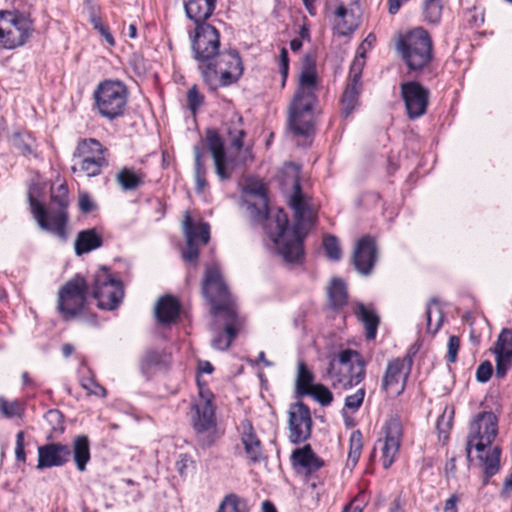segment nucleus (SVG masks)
<instances>
[{
    "label": "nucleus",
    "mask_w": 512,
    "mask_h": 512,
    "mask_svg": "<svg viewBox=\"0 0 512 512\" xmlns=\"http://www.w3.org/2000/svg\"><path fill=\"white\" fill-rule=\"evenodd\" d=\"M88 285L79 274L65 283L58 292L57 308L66 321L82 313L87 299Z\"/></svg>",
    "instance_id": "nucleus-13"
},
{
    "label": "nucleus",
    "mask_w": 512,
    "mask_h": 512,
    "mask_svg": "<svg viewBox=\"0 0 512 512\" xmlns=\"http://www.w3.org/2000/svg\"><path fill=\"white\" fill-rule=\"evenodd\" d=\"M73 455L78 471L84 472L91 459L90 441L86 435L73 439L72 448L62 443H49L38 447L37 469L60 467L70 461Z\"/></svg>",
    "instance_id": "nucleus-5"
},
{
    "label": "nucleus",
    "mask_w": 512,
    "mask_h": 512,
    "mask_svg": "<svg viewBox=\"0 0 512 512\" xmlns=\"http://www.w3.org/2000/svg\"><path fill=\"white\" fill-rule=\"evenodd\" d=\"M493 373V367L490 361L486 360L482 362L476 371V379L481 383L487 382Z\"/></svg>",
    "instance_id": "nucleus-54"
},
{
    "label": "nucleus",
    "mask_w": 512,
    "mask_h": 512,
    "mask_svg": "<svg viewBox=\"0 0 512 512\" xmlns=\"http://www.w3.org/2000/svg\"><path fill=\"white\" fill-rule=\"evenodd\" d=\"M92 296L97 300L100 309L114 310L122 302L123 284L114 278L108 267L102 266L94 275Z\"/></svg>",
    "instance_id": "nucleus-14"
},
{
    "label": "nucleus",
    "mask_w": 512,
    "mask_h": 512,
    "mask_svg": "<svg viewBox=\"0 0 512 512\" xmlns=\"http://www.w3.org/2000/svg\"><path fill=\"white\" fill-rule=\"evenodd\" d=\"M212 394L200 392V399L192 406V426L196 433L198 445L203 448L211 447L216 440L215 408L212 403Z\"/></svg>",
    "instance_id": "nucleus-10"
},
{
    "label": "nucleus",
    "mask_w": 512,
    "mask_h": 512,
    "mask_svg": "<svg viewBox=\"0 0 512 512\" xmlns=\"http://www.w3.org/2000/svg\"><path fill=\"white\" fill-rule=\"evenodd\" d=\"M360 0H338V6L334 12L339 19L335 29L340 36H349L358 29L361 24Z\"/></svg>",
    "instance_id": "nucleus-21"
},
{
    "label": "nucleus",
    "mask_w": 512,
    "mask_h": 512,
    "mask_svg": "<svg viewBox=\"0 0 512 512\" xmlns=\"http://www.w3.org/2000/svg\"><path fill=\"white\" fill-rule=\"evenodd\" d=\"M93 98L98 113L108 120H113L124 115L128 90L120 81L105 80L98 84Z\"/></svg>",
    "instance_id": "nucleus-9"
},
{
    "label": "nucleus",
    "mask_w": 512,
    "mask_h": 512,
    "mask_svg": "<svg viewBox=\"0 0 512 512\" xmlns=\"http://www.w3.org/2000/svg\"><path fill=\"white\" fill-rule=\"evenodd\" d=\"M459 501V498L457 495L453 494L451 495L445 502L444 505V512H457V503Z\"/></svg>",
    "instance_id": "nucleus-62"
},
{
    "label": "nucleus",
    "mask_w": 512,
    "mask_h": 512,
    "mask_svg": "<svg viewBox=\"0 0 512 512\" xmlns=\"http://www.w3.org/2000/svg\"><path fill=\"white\" fill-rule=\"evenodd\" d=\"M241 443L245 454L251 463L257 464L264 459L262 443L254 431L250 421L244 420L241 423Z\"/></svg>",
    "instance_id": "nucleus-26"
},
{
    "label": "nucleus",
    "mask_w": 512,
    "mask_h": 512,
    "mask_svg": "<svg viewBox=\"0 0 512 512\" xmlns=\"http://www.w3.org/2000/svg\"><path fill=\"white\" fill-rule=\"evenodd\" d=\"M443 0H425L423 4L424 21L430 25H437L442 18Z\"/></svg>",
    "instance_id": "nucleus-38"
},
{
    "label": "nucleus",
    "mask_w": 512,
    "mask_h": 512,
    "mask_svg": "<svg viewBox=\"0 0 512 512\" xmlns=\"http://www.w3.org/2000/svg\"><path fill=\"white\" fill-rule=\"evenodd\" d=\"M0 41L5 48L13 49L23 45L30 36L31 22L21 14L0 12Z\"/></svg>",
    "instance_id": "nucleus-16"
},
{
    "label": "nucleus",
    "mask_w": 512,
    "mask_h": 512,
    "mask_svg": "<svg viewBox=\"0 0 512 512\" xmlns=\"http://www.w3.org/2000/svg\"><path fill=\"white\" fill-rule=\"evenodd\" d=\"M216 317L224 322V334H217L212 340V347L221 351L228 349L238 334L241 326V319L238 312H228V314H218Z\"/></svg>",
    "instance_id": "nucleus-25"
},
{
    "label": "nucleus",
    "mask_w": 512,
    "mask_h": 512,
    "mask_svg": "<svg viewBox=\"0 0 512 512\" xmlns=\"http://www.w3.org/2000/svg\"><path fill=\"white\" fill-rule=\"evenodd\" d=\"M22 407L18 401H7L5 398L0 397V412L6 418H12L16 416H21Z\"/></svg>",
    "instance_id": "nucleus-51"
},
{
    "label": "nucleus",
    "mask_w": 512,
    "mask_h": 512,
    "mask_svg": "<svg viewBox=\"0 0 512 512\" xmlns=\"http://www.w3.org/2000/svg\"><path fill=\"white\" fill-rule=\"evenodd\" d=\"M294 211L295 222L289 227L288 216L283 209H278L265 226L266 233L276 244L279 254L286 262H300L304 256V230L313 221V212L305 199L298 178L293 183V194L289 200Z\"/></svg>",
    "instance_id": "nucleus-1"
},
{
    "label": "nucleus",
    "mask_w": 512,
    "mask_h": 512,
    "mask_svg": "<svg viewBox=\"0 0 512 512\" xmlns=\"http://www.w3.org/2000/svg\"><path fill=\"white\" fill-rule=\"evenodd\" d=\"M323 247L328 259L332 261H339L341 259L342 252L336 236L326 235L323 238Z\"/></svg>",
    "instance_id": "nucleus-43"
},
{
    "label": "nucleus",
    "mask_w": 512,
    "mask_h": 512,
    "mask_svg": "<svg viewBox=\"0 0 512 512\" xmlns=\"http://www.w3.org/2000/svg\"><path fill=\"white\" fill-rule=\"evenodd\" d=\"M498 419L491 411L478 413L470 424V431L467 439V458L470 459L471 449L484 452L497 436Z\"/></svg>",
    "instance_id": "nucleus-15"
},
{
    "label": "nucleus",
    "mask_w": 512,
    "mask_h": 512,
    "mask_svg": "<svg viewBox=\"0 0 512 512\" xmlns=\"http://www.w3.org/2000/svg\"><path fill=\"white\" fill-rule=\"evenodd\" d=\"M248 195L250 198H248L247 200L259 201L260 198H264L268 202L266 189L263 185H258L256 187L250 188L248 190Z\"/></svg>",
    "instance_id": "nucleus-58"
},
{
    "label": "nucleus",
    "mask_w": 512,
    "mask_h": 512,
    "mask_svg": "<svg viewBox=\"0 0 512 512\" xmlns=\"http://www.w3.org/2000/svg\"><path fill=\"white\" fill-rule=\"evenodd\" d=\"M317 88L315 66L307 61L299 75L298 86L288 110V125L295 135L310 136L314 132L318 105Z\"/></svg>",
    "instance_id": "nucleus-2"
},
{
    "label": "nucleus",
    "mask_w": 512,
    "mask_h": 512,
    "mask_svg": "<svg viewBox=\"0 0 512 512\" xmlns=\"http://www.w3.org/2000/svg\"><path fill=\"white\" fill-rule=\"evenodd\" d=\"M500 455L501 450L499 447H493L489 449L485 456L480 455L479 458L483 463L484 480L483 484L486 485L489 482V478L494 476L500 467Z\"/></svg>",
    "instance_id": "nucleus-34"
},
{
    "label": "nucleus",
    "mask_w": 512,
    "mask_h": 512,
    "mask_svg": "<svg viewBox=\"0 0 512 512\" xmlns=\"http://www.w3.org/2000/svg\"><path fill=\"white\" fill-rule=\"evenodd\" d=\"M384 438L379 439L381 444V459L385 469L395 461L402 440V425L397 419H390L383 428Z\"/></svg>",
    "instance_id": "nucleus-22"
},
{
    "label": "nucleus",
    "mask_w": 512,
    "mask_h": 512,
    "mask_svg": "<svg viewBox=\"0 0 512 512\" xmlns=\"http://www.w3.org/2000/svg\"><path fill=\"white\" fill-rule=\"evenodd\" d=\"M365 375L366 363L364 360H358L354 367H337L335 360H333L327 368V376L333 388L350 389L362 382Z\"/></svg>",
    "instance_id": "nucleus-20"
},
{
    "label": "nucleus",
    "mask_w": 512,
    "mask_h": 512,
    "mask_svg": "<svg viewBox=\"0 0 512 512\" xmlns=\"http://www.w3.org/2000/svg\"><path fill=\"white\" fill-rule=\"evenodd\" d=\"M496 356V370L495 375L497 378H503L507 371L512 366V354L509 353H494Z\"/></svg>",
    "instance_id": "nucleus-50"
},
{
    "label": "nucleus",
    "mask_w": 512,
    "mask_h": 512,
    "mask_svg": "<svg viewBox=\"0 0 512 512\" xmlns=\"http://www.w3.org/2000/svg\"><path fill=\"white\" fill-rule=\"evenodd\" d=\"M353 312L358 320L363 323L366 331V338L368 340H374L380 322L378 315L363 303H357Z\"/></svg>",
    "instance_id": "nucleus-31"
},
{
    "label": "nucleus",
    "mask_w": 512,
    "mask_h": 512,
    "mask_svg": "<svg viewBox=\"0 0 512 512\" xmlns=\"http://www.w3.org/2000/svg\"><path fill=\"white\" fill-rule=\"evenodd\" d=\"M397 50L410 70H421L433 59V42L422 27L409 31L397 42Z\"/></svg>",
    "instance_id": "nucleus-7"
},
{
    "label": "nucleus",
    "mask_w": 512,
    "mask_h": 512,
    "mask_svg": "<svg viewBox=\"0 0 512 512\" xmlns=\"http://www.w3.org/2000/svg\"><path fill=\"white\" fill-rule=\"evenodd\" d=\"M322 406H328L333 401L332 392L323 384H315L310 394Z\"/></svg>",
    "instance_id": "nucleus-47"
},
{
    "label": "nucleus",
    "mask_w": 512,
    "mask_h": 512,
    "mask_svg": "<svg viewBox=\"0 0 512 512\" xmlns=\"http://www.w3.org/2000/svg\"><path fill=\"white\" fill-rule=\"evenodd\" d=\"M279 70L280 74L283 77V81H285L288 71H289V57H288V51L285 47H282L280 51V57H279Z\"/></svg>",
    "instance_id": "nucleus-56"
},
{
    "label": "nucleus",
    "mask_w": 512,
    "mask_h": 512,
    "mask_svg": "<svg viewBox=\"0 0 512 512\" xmlns=\"http://www.w3.org/2000/svg\"><path fill=\"white\" fill-rule=\"evenodd\" d=\"M193 58L199 71L203 66L215 60L220 51V34L212 24L194 26L189 30Z\"/></svg>",
    "instance_id": "nucleus-12"
},
{
    "label": "nucleus",
    "mask_w": 512,
    "mask_h": 512,
    "mask_svg": "<svg viewBox=\"0 0 512 512\" xmlns=\"http://www.w3.org/2000/svg\"><path fill=\"white\" fill-rule=\"evenodd\" d=\"M415 354L416 351L410 348L404 357L395 358L388 362L382 379V389L388 390L399 386L397 394H400L404 390L411 373Z\"/></svg>",
    "instance_id": "nucleus-18"
},
{
    "label": "nucleus",
    "mask_w": 512,
    "mask_h": 512,
    "mask_svg": "<svg viewBox=\"0 0 512 512\" xmlns=\"http://www.w3.org/2000/svg\"><path fill=\"white\" fill-rule=\"evenodd\" d=\"M313 382L314 375L308 369L306 363L303 360L298 361L296 377L297 394L300 396L310 394L312 387L315 385Z\"/></svg>",
    "instance_id": "nucleus-35"
},
{
    "label": "nucleus",
    "mask_w": 512,
    "mask_h": 512,
    "mask_svg": "<svg viewBox=\"0 0 512 512\" xmlns=\"http://www.w3.org/2000/svg\"><path fill=\"white\" fill-rule=\"evenodd\" d=\"M360 88L350 87L346 85L341 98L342 114L348 117L358 105L359 95L361 93Z\"/></svg>",
    "instance_id": "nucleus-42"
},
{
    "label": "nucleus",
    "mask_w": 512,
    "mask_h": 512,
    "mask_svg": "<svg viewBox=\"0 0 512 512\" xmlns=\"http://www.w3.org/2000/svg\"><path fill=\"white\" fill-rule=\"evenodd\" d=\"M401 97L409 119H417L427 111L430 92L417 81H408L400 85Z\"/></svg>",
    "instance_id": "nucleus-19"
},
{
    "label": "nucleus",
    "mask_w": 512,
    "mask_h": 512,
    "mask_svg": "<svg viewBox=\"0 0 512 512\" xmlns=\"http://www.w3.org/2000/svg\"><path fill=\"white\" fill-rule=\"evenodd\" d=\"M179 301L171 296L165 295L158 299L155 305V316L161 324H171L177 321L180 314Z\"/></svg>",
    "instance_id": "nucleus-29"
},
{
    "label": "nucleus",
    "mask_w": 512,
    "mask_h": 512,
    "mask_svg": "<svg viewBox=\"0 0 512 512\" xmlns=\"http://www.w3.org/2000/svg\"><path fill=\"white\" fill-rule=\"evenodd\" d=\"M330 306L334 310L341 309L347 303L348 292L344 281L340 278H333L328 288Z\"/></svg>",
    "instance_id": "nucleus-32"
},
{
    "label": "nucleus",
    "mask_w": 512,
    "mask_h": 512,
    "mask_svg": "<svg viewBox=\"0 0 512 512\" xmlns=\"http://www.w3.org/2000/svg\"><path fill=\"white\" fill-rule=\"evenodd\" d=\"M358 360H364L363 357L355 350L346 349L339 353L336 362L337 367H354Z\"/></svg>",
    "instance_id": "nucleus-49"
},
{
    "label": "nucleus",
    "mask_w": 512,
    "mask_h": 512,
    "mask_svg": "<svg viewBox=\"0 0 512 512\" xmlns=\"http://www.w3.org/2000/svg\"><path fill=\"white\" fill-rule=\"evenodd\" d=\"M187 108L190 110L192 115H196L199 108L204 103V95L200 93L197 85H193L187 92Z\"/></svg>",
    "instance_id": "nucleus-46"
},
{
    "label": "nucleus",
    "mask_w": 512,
    "mask_h": 512,
    "mask_svg": "<svg viewBox=\"0 0 512 512\" xmlns=\"http://www.w3.org/2000/svg\"><path fill=\"white\" fill-rule=\"evenodd\" d=\"M30 211L38 226L47 232H51L62 240H66V226L69 220L68 214V188L61 184L51 193L49 207L46 208L31 194L28 196Z\"/></svg>",
    "instance_id": "nucleus-4"
},
{
    "label": "nucleus",
    "mask_w": 512,
    "mask_h": 512,
    "mask_svg": "<svg viewBox=\"0 0 512 512\" xmlns=\"http://www.w3.org/2000/svg\"><path fill=\"white\" fill-rule=\"evenodd\" d=\"M103 244L102 236L95 228L86 229L78 232L75 240V253L80 256L89 253Z\"/></svg>",
    "instance_id": "nucleus-30"
},
{
    "label": "nucleus",
    "mask_w": 512,
    "mask_h": 512,
    "mask_svg": "<svg viewBox=\"0 0 512 512\" xmlns=\"http://www.w3.org/2000/svg\"><path fill=\"white\" fill-rule=\"evenodd\" d=\"M307 423L312 426L310 410L303 402H297L291 405L289 410V425L299 424L300 426Z\"/></svg>",
    "instance_id": "nucleus-40"
},
{
    "label": "nucleus",
    "mask_w": 512,
    "mask_h": 512,
    "mask_svg": "<svg viewBox=\"0 0 512 512\" xmlns=\"http://www.w3.org/2000/svg\"><path fill=\"white\" fill-rule=\"evenodd\" d=\"M364 62L361 59L355 58L350 66V73L347 86L362 89L361 75Z\"/></svg>",
    "instance_id": "nucleus-48"
},
{
    "label": "nucleus",
    "mask_w": 512,
    "mask_h": 512,
    "mask_svg": "<svg viewBox=\"0 0 512 512\" xmlns=\"http://www.w3.org/2000/svg\"><path fill=\"white\" fill-rule=\"evenodd\" d=\"M202 292L211 303V312L214 316L237 312L236 303L223 280L218 266L211 265L206 268Z\"/></svg>",
    "instance_id": "nucleus-11"
},
{
    "label": "nucleus",
    "mask_w": 512,
    "mask_h": 512,
    "mask_svg": "<svg viewBox=\"0 0 512 512\" xmlns=\"http://www.w3.org/2000/svg\"><path fill=\"white\" fill-rule=\"evenodd\" d=\"M183 233L186 249L182 252V257L190 264L196 265L199 257V245H206L210 240V226L206 222L195 223L189 212H186Z\"/></svg>",
    "instance_id": "nucleus-17"
},
{
    "label": "nucleus",
    "mask_w": 512,
    "mask_h": 512,
    "mask_svg": "<svg viewBox=\"0 0 512 512\" xmlns=\"http://www.w3.org/2000/svg\"><path fill=\"white\" fill-rule=\"evenodd\" d=\"M312 426L307 423L303 425L292 424L289 425L290 435L289 439L293 444H299L306 441L311 436Z\"/></svg>",
    "instance_id": "nucleus-45"
},
{
    "label": "nucleus",
    "mask_w": 512,
    "mask_h": 512,
    "mask_svg": "<svg viewBox=\"0 0 512 512\" xmlns=\"http://www.w3.org/2000/svg\"><path fill=\"white\" fill-rule=\"evenodd\" d=\"M11 145L19 151L23 156L35 155L34 153V140L32 137L20 131L14 132L10 139Z\"/></svg>",
    "instance_id": "nucleus-39"
},
{
    "label": "nucleus",
    "mask_w": 512,
    "mask_h": 512,
    "mask_svg": "<svg viewBox=\"0 0 512 512\" xmlns=\"http://www.w3.org/2000/svg\"><path fill=\"white\" fill-rule=\"evenodd\" d=\"M409 0H388V12L391 15H395L403 4L408 2Z\"/></svg>",
    "instance_id": "nucleus-64"
},
{
    "label": "nucleus",
    "mask_w": 512,
    "mask_h": 512,
    "mask_svg": "<svg viewBox=\"0 0 512 512\" xmlns=\"http://www.w3.org/2000/svg\"><path fill=\"white\" fill-rule=\"evenodd\" d=\"M244 204L253 223H262L268 220L269 206L264 198H260L259 201L245 200Z\"/></svg>",
    "instance_id": "nucleus-36"
},
{
    "label": "nucleus",
    "mask_w": 512,
    "mask_h": 512,
    "mask_svg": "<svg viewBox=\"0 0 512 512\" xmlns=\"http://www.w3.org/2000/svg\"><path fill=\"white\" fill-rule=\"evenodd\" d=\"M109 152L97 139L85 138L78 141L73 152L75 164L71 167L73 172H82L87 177H95L109 165Z\"/></svg>",
    "instance_id": "nucleus-8"
},
{
    "label": "nucleus",
    "mask_w": 512,
    "mask_h": 512,
    "mask_svg": "<svg viewBox=\"0 0 512 512\" xmlns=\"http://www.w3.org/2000/svg\"><path fill=\"white\" fill-rule=\"evenodd\" d=\"M194 176L196 181V191L202 193L207 187L206 181V168L203 163L202 149L199 146H194Z\"/></svg>",
    "instance_id": "nucleus-37"
},
{
    "label": "nucleus",
    "mask_w": 512,
    "mask_h": 512,
    "mask_svg": "<svg viewBox=\"0 0 512 512\" xmlns=\"http://www.w3.org/2000/svg\"><path fill=\"white\" fill-rule=\"evenodd\" d=\"M79 208L83 213H90L95 209V204L87 193H82L79 196Z\"/></svg>",
    "instance_id": "nucleus-57"
},
{
    "label": "nucleus",
    "mask_w": 512,
    "mask_h": 512,
    "mask_svg": "<svg viewBox=\"0 0 512 512\" xmlns=\"http://www.w3.org/2000/svg\"><path fill=\"white\" fill-rule=\"evenodd\" d=\"M144 177L145 175L141 171L136 172L131 168L124 167L118 172L116 180L124 191H131L143 184Z\"/></svg>",
    "instance_id": "nucleus-33"
},
{
    "label": "nucleus",
    "mask_w": 512,
    "mask_h": 512,
    "mask_svg": "<svg viewBox=\"0 0 512 512\" xmlns=\"http://www.w3.org/2000/svg\"><path fill=\"white\" fill-rule=\"evenodd\" d=\"M101 36L104 37V39L106 40V42L110 45V46H114L115 45V40H114V37L112 36L110 30H109V27L105 24H102L101 26H99L98 29H96Z\"/></svg>",
    "instance_id": "nucleus-61"
},
{
    "label": "nucleus",
    "mask_w": 512,
    "mask_h": 512,
    "mask_svg": "<svg viewBox=\"0 0 512 512\" xmlns=\"http://www.w3.org/2000/svg\"><path fill=\"white\" fill-rule=\"evenodd\" d=\"M291 461L294 466L301 467L306 474H312L324 465V461L314 453L309 444L294 450Z\"/></svg>",
    "instance_id": "nucleus-28"
},
{
    "label": "nucleus",
    "mask_w": 512,
    "mask_h": 512,
    "mask_svg": "<svg viewBox=\"0 0 512 512\" xmlns=\"http://www.w3.org/2000/svg\"><path fill=\"white\" fill-rule=\"evenodd\" d=\"M217 0H182L187 18L194 26L209 24L207 21L213 15Z\"/></svg>",
    "instance_id": "nucleus-27"
},
{
    "label": "nucleus",
    "mask_w": 512,
    "mask_h": 512,
    "mask_svg": "<svg viewBox=\"0 0 512 512\" xmlns=\"http://www.w3.org/2000/svg\"><path fill=\"white\" fill-rule=\"evenodd\" d=\"M82 387L86 389L89 393L98 394L97 390H101L103 394L105 393V389L99 384L95 383L93 380H87L82 382Z\"/></svg>",
    "instance_id": "nucleus-63"
},
{
    "label": "nucleus",
    "mask_w": 512,
    "mask_h": 512,
    "mask_svg": "<svg viewBox=\"0 0 512 512\" xmlns=\"http://www.w3.org/2000/svg\"><path fill=\"white\" fill-rule=\"evenodd\" d=\"M444 472L446 478H454L456 475V458L453 456L449 458L445 464Z\"/></svg>",
    "instance_id": "nucleus-60"
},
{
    "label": "nucleus",
    "mask_w": 512,
    "mask_h": 512,
    "mask_svg": "<svg viewBox=\"0 0 512 512\" xmlns=\"http://www.w3.org/2000/svg\"><path fill=\"white\" fill-rule=\"evenodd\" d=\"M243 63L237 50H223L215 60L200 70L203 82L211 91L236 83L243 74Z\"/></svg>",
    "instance_id": "nucleus-6"
},
{
    "label": "nucleus",
    "mask_w": 512,
    "mask_h": 512,
    "mask_svg": "<svg viewBox=\"0 0 512 512\" xmlns=\"http://www.w3.org/2000/svg\"><path fill=\"white\" fill-rule=\"evenodd\" d=\"M365 394V389L362 387L359 388L354 394L348 395L345 398V408L352 411H357L364 401Z\"/></svg>",
    "instance_id": "nucleus-52"
},
{
    "label": "nucleus",
    "mask_w": 512,
    "mask_h": 512,
    "mask_svg": "<svg viewBox=\"0 0 512 512\" xmlns=\"http://www.w3.org/2000/svg\"><path fill=\"white\" fill-rule=\"evenodd\" d=\"M377 258L376 242L371 236H364L357 242L353 252L355 269L364 276L371 274Z\"/></svg>",
    "instance_id": "nucleus-23"
},
{
    "label": "nucleus",
    "mask_w": 512,
    "mask_h": 512,
    "mask_svg": "<svg viewBox=\"0 0 512 512\" xmlns=\"http://www.w3.org/2000/svg\"><path fill=\"white\" fill-rule=\"evenodd\" d=\"M460 348V339L458 336L452 335L448 340V350L446 359L448 363H455L457 360L458 351Z\"/></svg>",
    "instance_id": "nucleus-53"
},
{
    "label": "nucleus",
    "mask_w": 512,
    "mask_h": 512,
    "mask_svg": "<svg viewBox=\"0 0 512 512\" xmlns=\"http://www.w3.org/2000/svg\"><path fill=\"white\" fill-rule=\"evenodd\" d=\"M350 451L362 450V435L360 431H354L350 437Z\"/></svg>",
    "instance_id": "nucleus-59"
},
{
    "label": "nucleus",
    "mask_w": 512,
    "mask_h": 512,
    "mask_svg": "<svg viewBox=\"0 0 512 512\" xmlns=\"http://www.w3.org/2000/svg\"><path fill=\"white\" fill-rule=\"evenodd\" d=\"M216 512H249V509L245 500L231 493L222 499Z\"/></svg>",
    "instance_id": "nucleus-41"
},
{
    "label": "nucleus",
    "mask_w": 512,
    "mask_h": 512,
    "mask_svg": "<svg viewBox=\"0 0 512 512\" xmlns=\"http://www.w3.org/2000/svg\"><path fill=\"white\" fill-rule=\"evenodd\" d=\"M243 119L241 116H235L226 124V134L232 148L238 151L237 155L227 156L224 142L216 130L208 129L206 131L205 141L210 151L216 174L221 180H228L235 168L243 165L248 159H252L249 149L243 152V138L246 132L243 129Z\"/></svg>",
    "instance_id": "nucleus-3"
},
{
    "label": "nucleus",
    "mask_w": 512,
    "mask_h": 512,
    "mask_svg": "<svg viewBox=\"0 0 512 512\" xmlns=\"http://www.w3.org/2000/svg\"><path fill=\"white\" fill-rule=\"evenodd\" d=\"M493 352L512 354V329L505 328L500 332L494 345Z\"/></svg>",
    "instance_id": "nucleus-44"
},
{
    "label": "nucleus",
    "mask_w": 512,
    "mask_h": 512,
    "mask_svg": "<svg viewBox=\"0 0 512 512\" xmlns=\"http://www.w3.org/2000/svg\"><path fill=\"white\" fill-rule=\"evenodd\" d=\"M24 432L19 431L16 435V447H15V457L17 461L25 462L26 454L24 449Z\"/></svg>",
    "instance_id": "nucleus-55"
},
{
    "label": "nucleus",
    "mask_w": 512,
    "mask_h": 512,
    "mask_svg": "<svg viewBox=\"0 0 512 512\" xmlns=\"http://www.w3.org/2000/svg\"><path fill=\"white\" fill-rule=\"evenodd\" d=\"M172 364V355L165 349L148 348L140 358L141 373L150 377L156 371L168 370Z\"/></svg>",
    "instance_id": "nucleus-24"
}]
</instances>
